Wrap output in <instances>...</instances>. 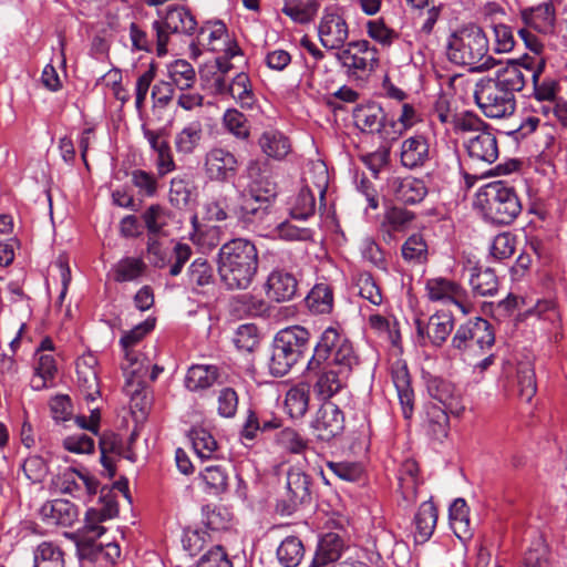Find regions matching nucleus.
I'll return each instance as SVG.
<instances>
[{
    "mask_svg": "<svg viewBox=\"0 0 567 567\" xmlns=\"http://www.w3.org/2000/svg\"><path fill=\"white\" fill-rule=\"evenodd\" d=\"M156 37V53H167V44L172 34L192 35L197 30V21L189 9L182 4H169L157 11V19L152 22Z\"/></svg>",
    "mask_w": 567,
    "mask_h": 567,
    "instance_id": "423d86ee",
    "label": "nucleus"
},
{
    "mask_svg": "<svg viewBox=\"0 0 567 567\" xmlns=\"http://www.w3.org/2000/svg\"><path fill=\"white\" fill-rule=\"evenodd\" d=\"M261 151L270 158L282 159L291 152L289 138L279 131H266L259 137Z\"/></svg>",
    "mask_w": 567,
    "mask_h": 567,
    "instance_id": "473e14b6",
    "label": "nucleus"
},
{
    "mask_svg": "<svg viewBox=\"0 0 567 567\" xmlns=\"http://www.w3.org/2000/svg\"><path fill=\"white\" fill-rule=\"evenodd\" d=\"M437 522V509L435 505L427 501L420 505L414 517L416 540L426 542L433 534Z\"/></svg>",
    "mask_w": 567,
    "mask_h": 567,
    "instance_id": "c9c22d12",
    "label": "nucleus"
},
{
    "mask_svg": "<svg viewBox=\"0 0 567 567\" xmlns=\"http://www.w3.org/2000/svg\"><path fill=\"white\" fill-rule=\"evenodd\" d=\"M419 484L417 463L413 460L404 461L399 471V486L406 502L412 503L416 499Z\"/></svg>",
    "mask_w": 567,
    "mask_h": 567,
    "instance_id": "4c0bfd02",
    "label": "nucleus"
},
{
    "mask_svg": "<svg viewBox=\"0 0 567 567\" xmlns=\"http://www.w3.org/2000/svg\"><path fill=\"white\" fill-rule=\"evenodd\" d=\"M287 495L281 513L290 515L298 506L309 504L312 499V480L298 467H291L287 473Z\"/></svg>",
    "mask_w": 567,
    "mask_h": 567,
    "instance_id": "ddd939ff",
    "label": "nucleus"
},
{
    "mask_svg": "<svg viewBox=\"0 0 567 567\" xmlns=\"http://www.w3.org/2000/svg\"><path fill=\"white\" fill-rule=\"evenodd\" d=\"M188 284L193 287H205L214 282L213 266L205 258H196L187 271Z\"/></svg>",
    "mask_w": 567,
    "mask_h": 567,
    "instance_id": "864d4df0",
    "label": "nucleus"
},
{
    "mask_svg": "<svg viewBox=\"0 0 567 567\" xmlns=\"http://www.w3.org/2000/svg\"><path fill=\"white\" fill-rule=\"evenodd\" d=\"M465 148L471 159L488 165L496 162L499 154L497 138L491 128L480 131L478 134L470 137Z\"/></svg>",
    "mask_w": 567,
    "mask_h": 567,
    "instance_id": "aec40b11",
    "label": "nucleus"
},
{
    "mask_svg": "<svg viewBox=\"0 0 567 567\" xmlns=\"http://www.w3.org/2000/svg\"><path fill=\"white\" fill-rule=\"evenodd\" d=\"M298 292L296 277L281 269L272 270L266 282V295L270 300L285 302L291 300Z\"/></svg>",
    "mask_w": 567,
    "mask_h": 567,
    "instance_id": "4be33fe9",
    "label": "nucleus"
},
{
    "mask_svg": "<svg viewBox=\"0 0 567 567\" xmlns=\"http://www.w3.org/2000/svg\"><path fill=\"white\" fill-rule=\"evenodd\" d=\"M249 179L246 192L256 194L257 198L272 199L277 194V185L271 176V171L267 161L251 159L246 168Z\"/></svg>",
    "mask_w": 567,
    "mask_h": 567,
    "instance_id": "2eb2a0df",
    "label": "nucleus"
},
{
    "mask_svg": "<svg viewBox=\"0 0 567 567\" xmlns=\"http://www.w3.org/2000/svg\"><path fill=\"white\" fill-rule=\"evenodd\" d=\"M516 250V236L511 231L496 235L492 241L489 251L497 260L511 258Z\"/></svg>",
    "mask_w": 567,
    "mask_h": 567,
    "instance_id": "e2e57ef3",
    "label": "nucleus"
},
{
    "mask_svg": "<svg viewBox=\"0 0 567 567\" xmlns=\"http://www.w3.org/2000/svg\"><path fill=\"white\" fill-rule=\"evenodd\" d=\"M316 199L309 185L300 189L292 208V216L297 219H306L315 214Z\"/></svg>",
    "mask_w": 567,
    "mask_h": 567,
    "instance_id": "338daca9",
    "label": "nucleus"
},
{
    "mask_svg": "<svg viewBox=\"0 0 567 567\" xmlns=\"http://www.w3.org/2000/svg\"><path fill=\"white\" fill-rule=\"evenodd\" d=\"M277 441L284 449L295 454H300L308 449V441L290 427L281 430L277 435Z\"/></svg>",
    "mask_w": 567,
    "mask_h": 567,
    "instance_id": "774afa93",
    "label": "nucleus"
},
{
    "mask_svg": "<svg viewBox=\"0 0 567 567\" xmlns=\"http://www.w3.org/2000/svg\"><path fill=\"white\" fill-rule=\"evenodd\" d=\"M203 481L210 494L220 495L228 489L229 475L219 465H209L200 473Z\"/></svg>",
    "mask_w": 567,
    "mask_h": 567,
    "instance_id": "8fccbe9b",
    "label": "nucleus"
},
{
    "mask_svg": "<svg viewBox=\"0 0 567 567\" xmlns=\"http://www.w3.org/2000/svg\"><path fill=\"white\" fill-rule=\"evenodd\" d=\"M309 332L300 326L278 331L272 340L268 360L269 373L284 377L300 360L309 343Z\"/></svg>",
    "mask_w": 567,
    "mask_h": 567,
    "instance_id": "39448f33",
    "label": "nucleus"
},
{
    "mask_svg": "<svg viewBox=\"0 0 567 567\" xmlns=\"http://www.w3.org/2000/svg\"><path fill=\"white\" fill-rule=\"evenodd\" d=\"M104 520L94 522L90 516V508L85 514V523L83 528L79 532L78 547L85 551L102 550L103 546L95 545V540L105 533V527L101 526Z\"/></svg>",
    "mask_w": 567,
    "mask_h": 567,
    "instance_id": "a19ab883",
    "label": "nucleus"
},
{
    "mask_svg": "<svg viewBox=\"0 0 567 567\" xmlns=\"http://www.w3.org/2000/svg\"><path fill=\"white\" fill-rule=\"evenodd\" d=\"M390 187L396 200L409 205L422 202L427 194L425 183L412 176L394 177Z\"/></svg>",
    "mask_w": 567,
    "mask_h": 567,
    "instance_id": "393cba45",
    "label": "nucleus"
},
{
    "mask_svg": "<svg viewBox=\"0 0 567 567\" xmlns=\"http://www.w3.org/2000/svg\"><path fill=\"white\" fill-rule=\"evenodd\" d=\"M337 58L351 74L372 71L378 63L377 49L367 40L349 43L347 49L337 53Z\"/></svg>",
    "mask_w": 567,
    "mask_h": 567,
    "instance_id": "f8f14e48",
    "label": "nucleus"
},
{
    "mask_svg": "<svg viewBox=\"0 0 567 567\" xmlns=\"http://www.w3.org/2000/svg\"><path fill=\"white\" fill-rule=\"evenodd\" d=\"M282 13L299 24L312 22L320 9V0H282Z\"/></svg>",
    "mask_w": 567,
    "mask_h": 567,
    "instance_id": "2f4dec72",
    "label": "nucleus"
},
{
    "mask_svg": "<svg viewBox=\"0 0 567 567\" xmlns=\"http://www.w3.org/2000/svg\"><path fill=\"white\" fill-rule=\"evenodd\" d=\"M401 252L410 264L422 265L427 261V245L420 234L411 235L402 245Z\"/></svg>",
    "mask_w": 567,
    "mask_h": 567,
    "instance_id": "09e8293b",
    "label": "nucleus"
},
{
    "mask_svg": "<svg viewBox=\"0 0 567 567\" xmlns=\"http://www.w3.org/2000/svg\"><path fill=\"white\" fill-rule=\"evenodd\" d=\"M401 164L410 169L424 166L430 161V145L423 135H414L402 142Z\"/></svg>",
    "mask_w": 567,
    "mask_h": 567,
    "instance_id": "5701e85b",
    "label": "nucleus"
},
{
    "mask_svg": "<svg viewBox=\"0 0 567 567\" xmlns=\"http://www.w3.org/2000/svg\"><path fill=\"white\" fill-rule=\"evenodd\" d=\"M189 439L196 454L200 458H210L217 449L216 440L203 427L192 429L189 431Z\"/></svg>",
    "mask_w": 567,
    "mask_h": 567,
    "instance_id": "5fc2aeb1",
    "label": "nucleus"
},
{
    "mask_svg": "<svg viewBox=\"0 0 567 567\" xmlns=\"http://www.w3.org/2000/svg\"><path fill=\"white\" fill-rule=\"evenodd\" d=\"M217 413L221 417H234L239 403V398L235 389L230 386L221 388L216 393Z\"/></svg>",
    "mask_w": 567,
    "mask_h": 567,
    "instance_id": "0e129e2a",
    "label": "nucleus"
},
{
    "mask_svg": "<svg viewBox=\"0 0 567 567\" xmlns=\"http://www.w3.org/2000/svg\"><path fill=\"white\" fill-rule=\"evenodd\" d=\"M309 310L317 315L330 313L333 308V290L327 284H317L306 297Z\"/></svg>",
    "mask_w": 567,
    "mask_h": 567,
    "instance_id": "58836bf2",
    "label": "nucleus"
},
{
    "mask_svg": "<svg viewBox=\"0 0 567 567\" xmlns=\"http://www.w3.org/2000/svg\"><path fill=\"white\" fill-rule=\"evenodd\" d=\"M101 507L90 508L91 519L96 520H107L115 517L118 514V505L115 499V495L112 489L107 487L101 488L100 495Z\"/></svg>",
    "mask_w": 567,
    "mask_h": 567,
    "instance_id": "4d7b16f0",
    "label": "nucleus"
},
{
    "mask_svg": "<svg viewBox=\"0 0 567 567\" xmlns=\"http://www.w3.org/2000/svg\"><path fill=\"white\" fill-rule=\"evenodd\" d=\"M228 95L235 99L243 107H250L254 104V93L249 76L240 72L238 73L228 86Z\"/></svg>",
    "mask_w": 567,
    "mask_h": 567,
    "instance_id": "3c124183",
    "label": "nucleus"
},
{
    "mask_svg": "<svg viewBox=\"0 0 567 567\" xmlns=\"http://www.w3.org/2000/svg\"><path fill=\"white\" fill-rule=\"evenodd\" d=\"M145 264L140 258L126 257L120 260L114 268V280L117 282L137 279L144 271Z\"/></svg>",
    "mask_w": 567,
    "mask_h": 567,
    "instance_id": "13d9d810",
    "label": "nucleus"
},
{
    "mask_svg": "<svg viewBox=\"0 0 567 567\" xmlns=\"http://www.w3.org/2000/svg\"><path fill=\"white\" fill-rule=\"evenodd\" d=\"M270 199L261 200L256 194L244 190L240 194V205L237 206L238 215L236 217L245 223L261 221L268 214Z\"/></svg>",
    "mask_w": 567,
    "mask_h": 567,
    "instance_id": "7c9ffc66",
    "label": "nucleus"
},
{
    "mask_svg": "<svg viewBox=\"0 0 567 567\" xmlns=\"http://www.w3.org/2000/svg\"><path fill=\"white\" fill-rule=\"evenodd\" d=\"M203 137V126L198 121L186 125L175 135L174 144L177 153L192 154L199 145Z\"/></svg>",
    "mask_w": 567,
    "mask_h": 567,
    "instance_id": "ea45409f",
    "label": "nucleus"
},
{
    "mask_svg": "<svg viewBox=\"0 0 567 567\" xmlns=\"http://www.w3.org/2000/svg\"><path fill=\"white\" fill-rule=\"evenodd\" d=\"M450 520L454 533L458 537H461V534L468 533V507L463 498H456L450 506Z\"/></svg>",
    "mask_w": 567,
    "mask_h": 567,
    "instance_id": "052dcab7",
    "label": "nucleus"
},
{
    "mask_svg": "<svg viewBox=\"0 0 567 567\" xmlns=\"http://www.w3.org/2000/svg\"><path fill=\"white\" fill-rule=\"evenodd\" d=\"M257 247L246 238H233L218 252L217 270L228 290L248 289L258 270Z\"/></svg>",
    "mask_w": 567,
    "mask_h": 567,
    "instance_id": "f257e3e1",
    "label": "nucleus"
},
{
    "mask_svg": "<svg viewBox=\"0 0 567 567\" xmlns=\"http://www.w3.org/2000/svg\"><path fill=\"white\" fill-rule=\"evenodd\" d=\"M321 44L328 50L341 49L349 37L344 18L336 8H327L318 25Z\"/></svg>",
    "mask_w": 567,
    "mask_h": 567,
    "instance_id": "4468645a",
    "label": "nucleus"
},
{
    "mask_svg": "<svg viewBox=\"0 0 567 567\" xmlns=\"http://www.w3.org/2000/svg\"><path fill=\"white\" fill-rule=\"evenodd\" d=\"M470 271V285L475 296L493 297L497 293L499 281L494 269L475 265Z\"/></svg>",
    "mask_w": 567,
    "mask_h": 567,
    "instance_id": "cd10ccee",
    "label": "nucleus"
},
{
    "mask_svg": "<svg viewBox=\"0 0 567 567\" xmlns=\"http://www.w3.org/2000/svg\"><path fill=\"white\" fill-rule=\"evenodd\" d=\"M260 342L259 330L254 323L240 324L234 332L233 343L241 352H254Z\"/></svg>",
    "mask_w": 567,
    "mask_h": 567,
    "instance_id": "49530a36",
    "label": "nucleus"
},
{
    "mask_svg": "<svg viewBox=\"0 0 567 567\" xmlns=\"http://www.w3.org/2000/svg\"><path fill=\"white\" fill-rule=\"evenodd\" d=\"M76 382L85 400L94 401L100 395L99 378L93 367L79 362Z\"/></svg>",
    "mask_w": 567,
    "mask_h": 567,
    "instance_id": "37998d69",
    "label": "nucleus"
},
{
    "mask_svg": "<svg viewBox=\"0 0 567 567\" xmlns=\"http://www.w3.org/2000/svg\"><path fill=\"white\" fill-rule=\"evenodd\" d=\"M495 343L492 324L481 317L470 319L461 324L452 338V347L458 351L484 352Z\"/></svg>",
    "mask_w": 567,
    "mask_h": 567,
    "instance_id": "1a4fd4ad",
    "label": "nucleus"
},
{
    "mask_svg": "<svg viewBox=\"0 0 567 567\" xmlns=\"http://www.w3.org/2000/svg\"><path fill=\"white\" fill-rule=\"evenodd\" d=\"M322 364L341 365L343 373L359 364L352 342L334 327H328L320 336L307 369L312 372Z\"/></svg>",
    "mask_w": 567,
    "mask_h": 567,
    "instance_id": "20e7f679",
    "label": "nucleus"
},
{
    "mask_svg": "<svg viewBox=\"0 0 567 567\" xmlns=\"http://www.w3.org/2000/svg\"><path fill=\"white\" fill-rule=\"evenodd\" d=\"M154 326L155 321L147 319L144 322L135 326L130 331H125L123 333L122 338L120 339V344L125 353L126 360L131 361V364H134L136 360L131 349L141 342L144 337L153 330Z\"/></svg>",
    "mask_w": 567,
    "mask_h": 567,
    "instance_id": "c03bdc74",
    "label": "nucleus"
},
{
    "mask_svg": "<svg viewBox=\"0 0 567 567\" xmlns=\"http://www.w3.org/2000/svg\"><path fill=\"white\" fill-rule=\"evenodd\" d=\"M352 116L354 125L363 133L377 134L385 142H392L399 137L395 120L389 118L377 103L355 106Z\"/></svg>",
    "mask_w": 567,
    "mask_h": 567,
    "instance_id": "6e6552de",
    "label": "nucleus"
},
{
    "mask_svg": "<svg viewBox=\"0 0 567 567\" xmlns=\"http://www.w3.org/2000/svg\"><path fill=\"white\" fill-rule=\"evenodd\" d=\"M120 439L117 435L104 434L100 437V451H101V463L105 471L107 472L109 477H113L115 475V466L113 464V460L109 456L110 453H120Z\"/></svg>",
    "mask_w": 567,
    "mask_h": 567,
    "instance_id": "680f3d73",
    "label": "nucleus"
},
{
    "mask_svg": "<svg viewBox=\"0 0 567 567\" xmlns=\"http://www.w3.org/2000/svg\"><path fill=\"white\" fill-rule=\"evenodd\" d=\"M520 18L527 27L538 32L547 33L554 28L556 10L553 1H546L537 7L522 9Z\"/></svg>",
    "mask_w": 567,
    "mask_h": 567,
    "instance_id": "a878e982",
    "label": "nucleus"
},
{
    "mask_svg": "<svg viewBox=\"0 0 567 567\" xmlns=\"http://www.w3.org/2000/svg\"><path fill=\"white\" fill-rule=\"evenodd\" d=\"M172 83L181 91L190 89L196 81V73L190 63L185 60H177L169 66Z\"/></svg>",
    "mask_w": 567,
    "mask_h": 567,
    "instance_id": "603ef678",
    "label": "nucleus"
},
{
    "mask_svg": "<svg viewBox=\"0 0 567 567\" xmlns=\"http://www.w3.org/2000/svg\"><path fill=\"white\" fill-rule=\"evenodd\" d=\"M425 289L431 301L454 303L463 313L470 312L471 302L468 293L456 281L436 277L426 281Z\"/></svg>",
    "mask_w": 567,
    "mask_h": 567,
    "instance_id": "9b49d317",
    "label": "nucleus"
},
{
    "mask_svg": "<svg viewBox=\"0 0 567 567\" xmlns=\"http://www.w3.org/2000/svg\"><path fill=\"white\" fill-rule=\"evenodd\" d=\"M238 161L236 156L223 148H210L204 158V171L210 181L227 182L237 173Z\"/></svg>",
    "mask_w": 567,
    "mask_h": 567,
    "instance_id": "dca6fc26",
    "label": "nucleus"
},
{
    "mask_svg": "<svg viewBox=\"0 0 567 567\" xmlns=\"http://www.w3.org/2000/svg\"><path fill=\"white\" fill-rule=\"evenodd\" d=\"M427 392L453 415H460L465 410L461 392L447 380L431 378L427 381Z\"/></svg>",
    "mask_w": 567,
    "mask_h": 567,
    "instance_id": "412c9836",
    "label": "nucleus"
},
{
    "mask_svg": "<svg viewBox=\"0 0 567 567\" xmlns=\"http://www.w3.org/2000/svg\"><path fill=\"white\" fill-rule=\"evenodd\" d=\"M344 548L342 538L336 533L326 534L319 542L310 567H324L337 561Z\"/></svg>",
    "mask_w": 567,
    "mask_h": 567,
    "instance_id": "c85d7f7f",
    "label": "nucleus"
},
{
    "mask_svg": "<svg viewBox=\"0 0 567 567\" xmlns=\"http://www.w3.org/2000/svg\"><path fill=\"white\" fill-rule=\"evenodd\" d=\"M517 384L520 399L529 402L537 391L535 371L529 363L519 364Z\"/></svg>",
    "mask_w": 567,
    "mask_h": 567,
    "instance_id": "bf43d9fd",
    "label": "nucleus"
},
{
    "mask_svg": "<svg viewBox=\"0 0 567 567\" xmlns=\"http://www.w3.org/2000/svg\"><path fill=\"white\" fill-rule=\"evenodd\" d=\"M415 327L419 337H426L433 346L441 347L453 331L454 318L449 312H436L426 323L415 320Z\"/></svg>",
    "mask_w": 567,
    "mask_h": 567,
    "instance_id": "6ab92c4d",
    "label": "nucleus"
},
{
    "mask_svg": "<svg viewBox=\"0 0 567 567\" xmlns=\"http://www.w3.org/2000/svg\"><path fill=\"white\" fill-rule=\"evenodd\" d=\"M317 381L313 385L317 396L324 401L329 400L341 391L352 371L343 373L341 365L322 364L317 368Z\"/></svg>",
    "mask_w": 567,
    "mask_h": 567,
    "instance_id": "a211bd4d",
    "label": "nucleus"
},
{
    "mask_svg": "<svg viewBox=\"0 0 567 567\" xmlns=\"http://www.w3.org/2000/svg\"><path fill=\"white\" fill-rule=\"evenodd\" d=\"M219 378L216 365H193L185 377V385L190 391H200L214 385Z\"/></svg>",
    "mask_w": 567,
    "mask_h": 567,
    "instance_id": "f704fd0d",
    "label": "nucleus"
},
{
    "mask_svg": "<svg viewBox=\"0 0 567 567\" xmlns=\"http://www.w3.org/2000/svg\"><path fill=\"white\" fill-rule=\"evenodd\" d=\"M359 296L374 306L383 302L381 288L370 272H360L355 278Z\"/></svg>",
    "mask_w": 567,
    "mask_h": 567,
    "instance_id": "6e6d98bb",
    "label": "nucleus"
},
{
    "mask_svg": "<svg viewBox=\"0 0 567 567\" xmlns=\"http://www.w3.org/2000/svg\"><path fill=\"white\" fill-rule=\"evenodd\" d=\"M535 58L524 55L519 61L511 62L506 68L497 73L493 79L498 86L506 90L509 94H515L524 89L528 79V69L536 68Z\"/></svg>",
    "mask_w": 567,
    "mask_h": 567,
    "instance_id": "f3484780",
    "label": "nucleus"
},
{
    "mask_svg": "<svg viewBox=\"0 0 567 567\" xmlns=\"http://www.w3.org/2000/svg\"><path fill=\"white\" fill-rule=\"evenodd\" d=\"M474 99L485 116L503 118L512 115L516 107L515 95L509 94L493 81V78L477 82Z\"/></svg>",
    "mask_w": 567,
    "mask_h": 567,
    "instance_id": "0eeeda50",
    "label": "nucleus"
},
{
    "mask_svg": "<svg viewBox=\"0 0 567 567\" xmlns=\"http://www.w3.org/2000/svg\"><path fill=\"white\" fill-rule=\"evenodd\" d=\"M144 137L150 143L152 150L157 154V169L161 175H165L175 169L172 150L169 143L162 138V131H152L144 128Z\"/></svg>",
    "mask_w": 567,
    "mask_h": 567,
    "instance_id": "c756f323",
    "label": "nucleus"
},
{
    "mask_svg": "<svg viewBox=\"0 0 567 567\" xmlns=\"http://www.w3.org/2000/svg\"><path fill=\"white\" fill-rule=\"evenodd\" d=\"M33 567H64L63 551L51 542H42L34 550Z\"/></svg>",
    "mask_w": 567,
    "mask_h": 567,
    "instance_id": "a18cd8bd",
    "label": "nucleus"
},
{
    "mask_svg": "<svg viewBox=\"0 0 567 567\" xmlns=\"http://www.w3.org/2000/svg\"><path fill=\"white\" fill-rule=\"evenodd\" d=\"M392 381L398 392L404 419H411L414 408V393L411 388L410 373L405 364L396 362L391 369Z\"/></svg>",
    "mask_w": 567,
    "mask_h": 567,
    "instance_id": "b1692460",
    "label": "nucleus"
},
{
    "mask_svg": "<svg viewBox=\"0 0 567 567\" xmlns=\"http://www.w3.org/2000/svg\"><path fill=\"white\" fill-rule=\"evenodd\" d=\"M305 555L302 542L296 536L286 537L277 548L279 563L285 567H297Z\"/></svg>",
    "mask_w": 567,
    "mask_h": 567,
    "instance_id": "79ce46f5",
    "label": "nucleus"
},
{
    "mask_svg": "<svg viewBox=\"0 0 567 567\" xmlns=\"http://www.w3.org/2000/svg\"><path fill=\"white\" fill-rule=\"evenodd\" d=\"M545 66L543 59H537L536 68L528 69L527 74L530 78L534 85V95L539 102L554 103L559 91V85L555 80L546 79L539 83V76Z\"/></svg>",
    "mask_w": 567,
    "mask_h": 567,
    "instance_id": "72a5a7b5",
    "label": "nucleus"
},
{
    "mask_svg": "<svg viewBox=\"0 0 567 567\" xmlns=\"http://www.w3.org/2000/svg\"><path fill=\"white\" fill-rule=\"evenodd\" d=\"M488 39L484 31L475 25L454 32L447 44L449 60L458 65H468L475 71L491 69L493 59L487 56Z\"/></svg>",
    "mask_w": 567,
    "mask_h": 567,
    "instance_id": "f03ea898",
    "label": "nucleus"
},
{
    "mask_svg": "<svg viewBox=\"0 0 567 567\" xmlns=\"http://www.w3.org/2000/svg\"><path fill=\"white\" fill-rule=\"evenodd\" d=\"M475 203L483 217L496 225L512 224L522 212L516 190L504 182L483 186L476 194Z\"/></svg>",
    "mask_w": 567,
    "mask_h": 567,
    "instance_id": "7ed1b4c3",
    "label": "nucleus"
},
{
    "mask_svg": "<svg viewBox=\"0 0 567 567\" xmlns=\"http://www.w3.org/2000/svg\"><path fill=\"white\" fill-rule=\"evenodd\" d=\"M60 487L63 493L75 495L82 487L89 495H95L99 489V481L86 470H66L60 477Z\"/></svg>",
    "mask_w": 567,
    "mask_h": 567,
    "instance_id": "bb28decb",
    "label": "nucleus"
},
{
    "mask_svg": "<svg viewBox=\"0 0 567 567\" xmlns=\"http://www.w3.org/2000/svg\"><path fill=\"white\" fill-rule=\"evenodd\" d=\"M310 427L318 441L330 442L342 434L344 430V414L334 403L323 402L316 412Z\"/></svg>",
    "mask_w": 567,
    "mask_h": 567,
    "instance_id": "9d476101",
    "label": "nucleus"
},
{
    "mask_svg": "<svg viewBox=\"0 0 567 567\" xmlns=\"http://www.w3.org/2000/svg\"><path fill=\"white\" fill-rule=\"evenodd\" d=\"M42 514L49 518L52 524L69 525L75 517V508L66 501L55 499L43 505Z\"/></svg>",
    "mask_w": 567,
    "mask_h": 567,
    "instance_id": "de8ad7c7",
    "label": "nucleus"
},
{
    "mask_svg": "<svg viewBox=\"0 0 567 567\" xmlns=\"http://www.w3.org/2000/svg\"><path fill=\"white\" fill-rule=\"evenodd\" d=\"M310 389L306 383L290 388L285 398V409L292 419L302 417L309 409Z\"/></svg>",
    "mask_w": 567,
    "mask_h": 567,
    "instance_id": "e433bc0d",
    "label": "nucleus"
},
{
    "mask_svg": "<svg viewBox=\"0 0 567 567\" xmlns=\"http://www.w3.org/2000/svg\"><path fill=\"white\" fill-rule=\"evenodd\" d=\"M224 125L237 138L246 140L249 136L247 117L235 109L227 110L223 117Z\"/></svg>",
    "mask_w": 567,
    "mask_h": 567,
    "instance_id": "69168bd1",
    "label": "nucleus"
}]
</instances>
